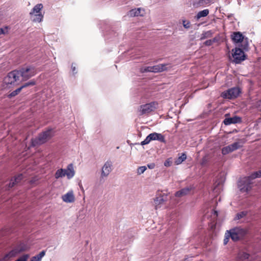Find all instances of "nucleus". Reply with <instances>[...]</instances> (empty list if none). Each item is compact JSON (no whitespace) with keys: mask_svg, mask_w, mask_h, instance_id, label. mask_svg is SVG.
<instances>
[{"mask_svg":"<svg viewBox=\"0 0 261 261\" xmlns=\"http://www.w3.org/2000/svg\"><path fill=\"white\" fill-rule=\"evenodd\" d=\"M54 136V129L51 128H48L40 133L37 137L31 140L32 146L34 147L42 145L50 140Z\"/></svg>","mask_w":261,"mask_h":261,"instance_id":"obj_1","label":"nucleus"},{"mask_svg":"<svg viewBox=\"0 0 261 261\" xmlns=\"http://www.w3.org/2000/svg\"><path fill=\"white\" fill-rule=\"evenodd\" d=\"M17 71L19 77L21 76L22 81H27L36 74L35 67L32 65L22 67Z\"/></svg>","mask_w":261,"mask_h":261,"instance_id":"obj_2","label":"nucleus"},{"mask_svg":"<svg viewBox=\"0 0 261 261\" xmlns=\"http://www.w3.org/2000/svg\"><path fill=\"white\" fill-rule=\"evenodd\" d=\"M229 236L233 241L243 239L247 233V230L241 227H236L228 231Z\"/></svg>","mask_w":261,"mask_h":261,"instance_id":"obj_3","label":"nucleus"},{"mask_svg":"<svg viewBox=\"0 0 261 261\" xmlns=\"http://www.w3.org/2000/svg\"><path fill=\"white\" fill-rule=\"evenodd\" d=\"M42 4H38L33 8L30 12V15L34 22H40L42 21L43 15L41 13V11L43 8Z\"/></svg>","mask_w":261,"mask_h":261,"instance_id":"obj_4","label":"nucleus"},{"mask_svg":"<svg viewBox=\"0 0 261 261\" xmlns=\"http://www.w3.org/2000/svg\"><path fill=\"white\" fill-rule=\"evenodd\" d=\"M241 93L240 89L233 87L224 91L221 94V97L225 99H234L237 97Z\"/></svg>","mask_w":261,"mask_h":261,"instance_id":"obj_5","label":"nucleus"},{"mask_svg":"<svg viewBox=\"0 0 261 261\" xmlns=\"http://www.w3.org/2000/svg\"><path fill=\"white\" fill-rule=\"evenodd\" d=\"M232 51L233 52L232 56L233 58V62L235 63L240 64L246 59V56L242 49L236 48L234 49H233Z\"/></svg>","mask_w":261,"mask_h":261,"instance_id":"obj_6","label":"nucleus"},{"mask_svg":"<svg viewBox=\"0 0 261 261\" xmlns=\"http://www.w3.org/2000/svg\"><path fill=\"white\" fill-rule=\"evenodd\" d=\"M158 103L153 101L140 106L139 112L141 115L147 114L152 111H154L158 106Z\"/></svg>","mask_w":261,"mask_h":261,"instance_id":"obj_7","label":"nucleus"},{"mask_svg":"<svg viewBox=\"0 0 261 261\" xmlns=\"http://www.w3.org/2000/svg\"><path fill=\"white\" fill-rule=\"evenodd\" d=\"M19 79L17 70H14L8 73L7 75L5 77L4 82L6 85H13L19 80Z\"/></svg>","mask_w":261,"mask_h":261,"instance_id":"obj_8","label":"nucleus"},{"mask_svg":"<svg viewBox=\"0 0 261 261\" xmlns=\"http://www.w3.org/2000/svg\"><path fill=\"white\" fill-rule=\"evenodd\" d=\"M238 188L242 193L248 192L251 189V183L248 177L241 178L238 184Z\"/></svg>","mask_w":261,"mask_h":261,"instance_id":"obj_9","label":"nucleus"},{"mask_svg":"<svg viewBox=\"0 0 261 261\" xmlns=\"http://www.w3.org/2000/svg\"><path fill=\"white\" fill-rule=\"evenodd\" d=\"M112 162L111 161H107L102 166L101 170L100 179L106 178L112 171Z\"/></svg>","mask_w":261,"mask_h":261,"instance_id":"obj_10","label":"nucleus"},{"mask_svg":"<svg viewBox=\"0 0 261 261\" xmlns=\"http://www.w3.org/2000/svg\"><path fill=\"white\" fill-rule=\"evenodd\" d=\"M242 144L240 142H234L227 146L224 147L222 148V153L223 155H226L233 152L242 147Z\"/></svg>","mask_w":261,"mask_h":261,"instance_id":"obj_11","label":"nucleus"},{"mask_svg":"<svg viewBox=\"0 0 261 261\" xmlns=\"http://www.w3.org/2000/svg\"><path fill=\"white\" fill-rule=\"evenodd\" d=\"M35 85H36V81L34 80H32L29 81L28 82L24 83V84L21 85L20 87L16 89L14 91H12L11 93L9 94V97H14V96L17 95L23 89L28 87L33 86Z\"/></svg>","mask_w":261,"mask_h":261,"instance_id":"obj_12","label":"nucleus"},{"mask_svg":"<svg viewBox=\"0 0 261 261\" xmlns=\"http://www.w3.org/2000/svg\"><path fill=\"white\" fill-rule=\"evenodd\" d=\"M28 250V247L27 245L24 243H21L17 245L14 249L12 250L9 252V255L10 256H14L17 254L22 252Z\"/></svg>","mask_w":261,"mask_h":261,"instance_id":"obj_13","label":"nucleus"},{"mask_svg":"<svg viewBox=\"0 0 261 261\" xmlns=\"http://www.w3.org/2000/svg\"><path fill=\"white\" fill-rule=\"evenodd\" d=\"M241 122V118L240 117L235 116L232 117L225 118L223 120V123L226 125H228L231 124H236L240 123Z\"/></svg>","mask_w":261,"mask_h":261,"instance_id":"obj_14","label":"nucleus"},{"mask_svg":"<svg viewBox=\"0 0 261 261\" xmlns=\"http://www.w3.org/2000/svg\"><path fill=\"white\" fill-rule=\"evenodd\" d=\"M144 11V10L142 8L133 9L128 12V15L130 17L143 16V13L142 12Z\"/></svg>","mask_w":261,"mask_h":261,"instance_id":"obj_15","label":"nucleus"},{"mask_svg":"<svg viewBox=\"0 0 261 261\" xmlns=\"http://www.w3.org/2000/svg\"><path fill=\"white\" fill-rule=\"evenodd\" d=\"M232 41L234 43H240L244 41V37L240 32H233L231 36Z\"/></svg>","mask_w":261,"mask_h":261,"instance_id":"obj_16","label":"nucleus"},{"mask_svg":"<svg viewBox=\"0 0 261 261\" xmlns=\"http://www.w3.org/2000/svg\"><path fill=\"white\" fill-rule=\"evenodd\" d=\"M62 200L67 203H71L74 201L75 197L73 191H69L62 196Z\"/></svg>","mask_w":261,"mask_h":261,"instance_id":"obj_17","label":"nucleus"},{"mask_svg":"<svg viewBox=\"0 0 261 261\" xmlns=\"http://www.w3.org/2000/svg\"><path fill=\"white\" fill-rule=\"evenodd\" d=\"M65 169V174L68 179L72 178L75 175V171L72 164L68 165Z\"/></svg>","mask_w":261,"mask_h":261,"instance_id":"obj_18","label":"nucleus"},{"mask_svg":"<svg viewBox=\"0 0 261 261\" xmlns=\"http://www.w3.org/2000/svg\"><path fill=\"white\" fill-rule=\"evenodd\" d=\"M151 141L158 140L162 143H165L166 140L164 136L161 134L153 133L149 134Z\"/></svg>","mask_w":261,"mask_h":261,"instance_id":"obj_19","label":"nucleus"},{"mask_svg":"<svg viewBox=\"0 0 261 261\" xmlns=\"http://www.w3.org/2000/svg\"><path fill=\"white\" fill-rule=\"evenodd\" d=\"M166 64H159L153 66H150L151 72H162L167 70Z\"/></svg>","mask_w":261,"mask_h":261,"instance_id":"obj_20","label":"nucleus"},{"mask_svg":"<svg viewBox=\"0 0 261 261\" xmlns=\"http://www.w3.org/2000/svg\"><path fill=\"white\" fill-rule=\"evenodd\" d=\"M22 178L23 175L22 174H19L17 176L14 177L13 179L11 180L7 189L9 190L10 188L13 187L17 183L20 182L22 180Z\"/></svg>","mask_w":261,"mask_h":261,"instance_id":"obj_21","label":"nucleus"},{"mask_svg":"<svg viewBox=\"0 0 261 261\" xmlns=\"http://www.w3.org/2000/svg\"><path fill=\"white\" fill-rule=\"evenodd\" d=\"M191 190V188L187 187L181 189L180 190L176 192L175 196L177 197H181L188 195Z\"/></svg>","mask_w":261,"mask_h":261,"instance_id":"obj_22","label":"nucleus"},{"mask_svg":"<svg viewBox=\"0 0 261 261\" xmlns=\"http://www.w3.org/2000/svg\"><path fill=\"white\" fill-rule=\"evenodd\" d=\"M46 251L42 250L38 254L33 256L30 261H41L42 258L45 256Z\"/></svg>","mask_w":261,"mask_h":261,"instance_id":"obj_23","label":"nucleus"},{"mask_svg":"<svg viewBox=\"0 0 261 261\" xmlns=\"http://www.w3.org/2000/svg\"><path fill=\"white\" fill-rule=\"evenodd\" d=\"M65 176H66L65 169L62 168L57 170L55 174V177L56 179L62 178Z\"/></svg>","mask_w":261,"mask_h":261,"instance_id":"obj_24","label":"nucleus"},{"mask_svg":"<svg viewBox=\"0 0 261 261\" xmlns=\"http://www.w3.org/2000/svg\"><path fill=\"white\" fill-rule=\"evenodd\" d=\"M206 5L207 4L204 0H194L193 2V5L195 8L203 7Z\"/></svg>","mask_w":261,"mask_h":261,"instance_id":"obj_25","label":"nucleus"},{"mask_svg":"<svg viewBox=\"0 0 261 261\" xmlns=\"http://www.w3.org/2000/svg\"><path fill=\"white\" fill-rule=\"evenodd\" d=\"M249 254L245 252L240 253L237 257V261H246L249 258Z\"/></svg>","mask_w":261,"mask_h":261,"instance_id":"obj_26","label":"nucleus"},{"mask_svg":"<svg viewBox=\"0 0 261 261\" xmlns=\"http://www.w3.org/2000/svg\"><path fill=\"white\" fill-rule=\"evenodd\" d=\"M209 14V10L208 9H204L199 11L196 16V18L199 19L201 17L206 16Z\"/></svg>","mask_w":261,"mask_h":261,"instance_id":"obj_27","label":"nucleus"},{"mask_svg":"<svg viewBox=\"0 0 261 261\" xmlns=\"http://www.w3.org/2000/svg\"><path fill=\"white\" fill-rule=\"evenodd\" d=\"M213 34L212 30L203 32L201 35L200 40H204L206 38L211 37Z\"/></svg>","mask_w":261,"mask_h":261,"instance_id":"obj_28","label":"nucleus"},{"mask_svg":"<svg viewBox=\"0 0 261 261\" xmlns=\"http://www.w3.org/2000/svg\"><path fill=\"white\" fill-rule=\"evenodd\" d=\"M187 159V155L183 153L182 154L179 156L175 161V164L176 165H179L182 162H184L186 159Z\"/></svg>","mask_w":261,"mask_h":261,"instance_id":"obj_29","label":"nucleus"},{"mask_svg":"<svg viewBox=\"0 0 261 261\" xmlns=\"http://www.w3.org/2000/svg\"><path fill=\"white\" fill-rule=\"evenodd\" d=\"M164 202V199L162 196L156 197L154 199V203L156 206V208H158V206L162 204Z\"/></svg>","mask_w":261,"mask_h":261,"instance_id":"obj_30","label":"nucleus"},{"mask_svg":"<svg viewBox=\"0 0 261 261\" xmlns=\"http://www.w3.org/2000/svg\"><path fill=\"white\" fill-rule=\"evenodd\" d=\"M258 177H261V170L256 171L250 175V178L252 179H255Z\"/></svg>","mask_w":261,"mask_h":261,"instance_id":"obj_31","label":"nucleus"},{"mask_svg":"<svg viewBox=\"0 0 261 261\" xmlns=\"http://www.w3.org/2000/svg\"><path fill=\"white\" fill-rule=\"evenodd\" d=\"M151 69L150 66L142 67L140 68V71L141 73L150 72Z\"/></svg>","mask_w":261,"mask_h":261,"instance_id":"obj_32","label":"nucleus"},{"mask_svg":"<svg viewBox=\"0 0 261 261\" xmlns=\"http://www.w3.org/2000/svg\"><path fill=\"white\" fill-rule=\"evenodd\" d=\"M247 215L246 212H241L239 213H238L236 217V219L239 220L243 217H244Z\"/></svg>","mask_w":261,"mask_h":261,"instance_id":"obj_33","label":"nucleus"},{"mask_svg":"<svg viewBox=\"0 0 261 261\" xmlns=\"http://www.w3.org/2000/svg\"><path fill=\"white\" fill-rule=\"evenodd\" d=\"M29 257V255L28 254H23L19 257L15 261H27Z\"/></svg>","mask_w":261,"mask_h":261,"instance_id":"obj_34","label":"nucleus"},{"mask_svg":"<svg viewBox=\"0 0 261 261\" xmlns=\"http://www.w3.org/2000/svg\"><path fill=\"white\" fill-rule=\"evenodd\" d=\"M151 141V137H150V135H149L148 136H147L146 137V138H145V139L144 141H143L141 142V145H144L148 144Z\"/></svg>","mask_w":261,"mask_h":261,"instance_id":"obj_35","label":"nucleus"},{"mask_svg":"<svg viewBox=\"0 0 261 261\" xmlns=\"http://www.w3.org/2000/svg\"><path fill=\"white\" fill-rule=\"evenodd\" d=\"M146 169H147V167L145 166L139 167L137 169L138 174L140 175V174L143 173Z\"/></svg>","mask_w":261,"mask_h":261,"instance_id":"obj_36","label":"nucleus"},{"mask_svg":"<svg viewBox=\"0 0 261 261\" xmlns=\"http://www.w3.org/2000/svg\"><path fill=\"white\" fill-rule=\"evenodd\" d=\"M172 159L171 158L167 159L164 162V166L166 167H170L172 165Z\"/></svg>","mask_w":261,"mask_h":261,"instance_id":"obj_37","label":"nucleus"},{"mask_svg":"<svg viewBox=\"0 0 261 261\" xmlns=\"http://www.w3.org/2000/svg\"><path fill=\"white\" fill-rule=\"evenodd\" d=\"M182 24L184 27L187 29H189L191 26L190 22L189 21H187L186 20H182Z\"/></svg>","mask_w":261,"mask_h":261,"instance_id":"obj_38","label":"nucleus"},{"mask_svg":"<svg viewBox=\"0 0 261 261\" xmlns=\"http://www.w3.org/2000/svg\"><path fill=\"white\" fill-rule=\"evenodd\" d=\"M247 39H247V38H245V41L244 40V41H243V44H244L242 45V47H243V49L244 50H248V45H248V42H247Z\"/></svg>","mask_w":261,"mask_h":261,"instance_id":"obj_39","label":"nucleus"},{"mask_svg":"<svg viewBox=\"0 0 261 261\" xmlns=\"http://www.w3.org/2000/svg\"><path fill=\"white\" fill-rule=\"evenodd\" d=\"M228 230L226 231V232L225 233V238L224 239V244L226 245L227 244V243L229 241V238H230V236H229V233L228 232Z\"/></svg>","mask_w":261,"mask_h":261,"instance_id":"obj_40","label":"nucleus"},{"mask_svg":"<svg viewBox=\"0 0 261 261\" xmlns=\"http://www.w3.org/2000/svg\"><path fill=\"white\" fill-rule=\"evenodd\" d=\"M207 162H208L207 158V156H205L202 159V160L201 162V164L202 166H204L207 163Z\"/></svg>","mask_w":261,"mask_h":261,"instance_id":"obj_41","label":"nucleus"},{"mask_svg":"<svg viewBox=\"0 0 261 261\" xmlns=\"http://www.w3.org/2000/svg\"><path fill=\"white\" fill-rule=\"evenodd\" d=\"M204 44L206 45V46H211V45L213 44L212 42V40L211 39H210V40H207L206 41H205L204 43Z\"/></svg>","mask_w":261,"mask_h":261,"instance_id":"obj_42","label":"nucleus"},{"mask_svg":"<svg viewBox=\"0 0 261 261\" xmlns=\"http://www.w3.org/2000/svg\"><path fill=\"white\" fill-rule=\"evenodd\" d=\"M155 165L153 163L147 164L148 168L150 169H154L155 168Z\"/></svg>","mask_w":261,"mask_h":261,"instance_id":"obj_43","label":"nucleus"},{"mask_svg":"<svg viewBox=\"0 0 261 261\" xmlns=\"http://www.w3.org/2000/svg\"><path fill=\"white\" fill-rule=\"evenodd\" d=\"M256 108L261 111V99L256 102Z\"/></svg>","mask_w":261,"mask_h":261,"instance_id":"obj_44","label":"nucleus"},{"mask_svg":"<svg viewBox=\"0 0 261 261\" xmlns=\"http://www.w3.org/2000/svg\"><path fill=\"white\" fill-rule=\"evenodd\" d=\"M7 32V28L5 29L3 28H0V35L1 34H5Z\"/></svg>","mask_w":261,"mask_h":261,"instance_id":"obj_45","label":"nucleus"},{"mask_svg":"<svg viewBox=\"0 0 261 261\" xmlns=\"http://www.w3.org/2000/svg\"><path fill=\"white\" fill-rule=\"evenodd\" d=\"M71 68H72V72H73V73H76V67H75V66H73V64H72Z\"/></svg>","mask_w":261,"mask_h":261,"instance_id":"obj_46","label":"nucleus"},{"mask_svg":"<svg viewBox=\"0 0 261 261\" xmlns=\"http://www.w3.org/2000/svg\"><path fill=\"white\" fill-rule=\"evenodd\" d=\"M212 43L216 42L217 41V39L216 38H214L213 39H211Z\"/></svg>","mask_w":261,"mask_h":261,"instance_id":"obj_47","label":"nucleus"}]
</instances>
